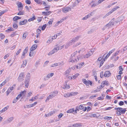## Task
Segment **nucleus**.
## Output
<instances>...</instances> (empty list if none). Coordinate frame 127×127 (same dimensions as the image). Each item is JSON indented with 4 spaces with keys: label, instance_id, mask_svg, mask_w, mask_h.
Returning <instances> with one entry per match:
<instances>
[{
    "label": "nucleus",
    "instance_id": "obj_49",
    "mask_svg": "<svg viewBox=\"0 0 127 127\" xmlns=\"http://www.w3.org/2000/svg\"><path fill=\"white\" fill-rule=\"evenodd\" d=\"M53 39V38H52V36H50L49 37V41H50V42L49 43H50L52 41Z\"/></svg>",
    "mask_w": 127,
    "mask_h": 127
},
{
    "label": "nucleus",
    "instance_id": "obj_2",
    "mask_svg": "<svg viewBox=\"0 0 127 127\" xmlns=\"http://www.w3.org/2000/svg\"><path fill=\"white\" fill-rule=\"evenodd\" d=\"M126 111V108L119 107L118 111L117 112L116 114L117 115L120 116L122 114H125Z\"/></svg>",
    "mask_w": 127,
    "mask_h": 127
},
{
    "label": "nucleus",
    "instance_id": "obj_32",
    "mask_svg": "<svg viewBox=\"0 0 127 127\" xmlns=\"http://www.w3.org/2000/svg\"><path fill=\"white\" fill-rule=\"evenodd\" d=\"M119 52V51H117L115 53L114 55L111 58V59H112L114 58L118 54Z\"/></svg>",
    "mask_w": 127,
    "mask_h": 127
},
{
    "label": "nucleus",
    "instance_id": "obj_56",
    "mask_svg": "<svg viewBox=\"0 0 127 127\" xmlns=\"http://www.w3.org/2000/svg\"><path fill=\"white\" fill-rule=\"evenodd\" d=\"M117 79L119 80L120 79L121 77V75H119L117 76Z\"/></svg>",
    "mask_w": 127,
    "mask_h": 127
},
{
    "label": "nucleus",
    "instance_id": "obj_33",
    "mask_svg": "<svg viewBox=\"0 0 127 127\" xmlns=\"http://www.w3.org/2000/svg\"><path fill=\"white\" fill-rule=\"evenodd\" d=\"M14 29L12 28H10L9 29L6 30V31L7 32H9L11 31H14Z\"/></svg>",
    "mask_w": 127,
    "mask_h": 127
},
{
    "label": "nucleus",
    "instance_id": "obj_13",
    "mask_svg": "<svg viewBox=\"0 0 127 127\" xmlns=\"http://www.w3.org/2000/svg\"><path fill=\"white\" fill-rule=\"evenodd\" d=\"M13 119L14 117H11L8 118L7 120L6 121V122L7 123H9L12 122Z\"/></svg>",
    "mask_w": 127,
    "mask_h": 127
},
{
    "label": "nucleus",
    "instance_id": "obj_51",
    "mask_svg": "<svg viewBox=\"0 0 127 127\" xmlns=\"http://www.w3.org/2000/svg\"><path fill=\"white\" fill-rule=\"evenodd\" d=\"M103 71H101L100 73V77L102 78L103 77Z\"/></svg>",
    "mask_w": 127,
    "mask_h": 127
},
{
    "label": "nucleus",
    "instance_id": "obj_22",
    "mask_svg": "<svg viewBox=\"0 0 127 127\" xmlns=\"http://www.w3.org/2000/svg\"><path fill=\"white\" fill-rule=\"evenodd\" d=\"M29 80H28L27 79H26L25 80V87L26 88H28V86L29 85Z\"/></svg>",
    "mask_w": 127,
    "mask_h": 127
},
{
    "label": "nucleus",
    "instance_id": "obj_37",
    "mask_svg": "<svg viewBox=\"0 0 127 127\" xmlns=\"http://www.w3.org/2000/svg\"><path fill=\"white\" fill-rule=\"evenodd\" d=\"M28 47H26L25 49H24V50L23 52L25 54L27 53L28 52Z\"/></svg>",
    "mask_w": 127,
    "mask_h": 127
},
{
    "label": "nucleus",
    "instance_id": "obj_4",
    "mask_svg": "<svg viewBox=\"0 0 127 127\" xmlns=\"http://www.w3.org/2000/svg\"><path fill=\"white\" fill-rule=\"evenodd\" d=\"M82 81L83 83L87 86H88L90 85L91 86H92L93 83L91 81L88 80V81L85 79H82Z\"/></svg>",
    "mask_w": 127,
    "mask_h": 127
},
{
    "label": "nucleus",
    "instance_id": "obj_46",
    "mask_svg": "<svg viewBox=\"0 0 127 127\" xmlns=\"http://www.w3.org/2000/svg\"><path fill=\"white\" fill-rule=\"evenodd\" d=\"M112 117H109L108 116H106L104 117V119H106L107 120H110V119H112Z\"/></svg>",
    "mask_w": 127,
    "mask_h": 127
},
{
    "label": "nucleus",
    "instance_id": "obj_15",
    "mask_svg": "<svg viewBox=\"0 0 127 127\" xmlns=\"http://www.w3.org/2000/svg\"><path fill=\"white\" fill-rule=\"evenodd\" d=\"M124 17L123 16H121L120 17L118 18L115 21L116 23H117L118 22L123 20Z\"/></svg>",
    "mask_w": 127,
    "mask_h": 127
},
{
    "label": "nucleus",
    "instance_id": "obj_7",
    "mask_svg": "<svg viewBox=\"0 0 127 127\" xmlns=\"http://www.w3.org/2000/svg\"><path fill=\"white\" fill-rule=\"evenodd\" d=\"M73 68V67H69L65 72L64 75L66 76H67L70 74H71L70 73L71 69Z\"/></svg>",
    "mask_w": 127,
    "mask_h": 127
},
{
    "label": "nucleus",
    "instance_id": "obj_8",
    "mask_svg": "<svg viewBox=\"0 0 127 127\" xmlns=\"http://www.w3.org/2000/svg\"><path fill=\"white\" fill-rule=\"evenodd\" d=\"M93 52L92 50H90L88 52V53L85 55L84 57V58H88L92 54H93Z\"/></svg>",
    "mask_w": 127,
    "mask_h": 127
},
{
    "label": "nucleus",
    "instance_id": "obj_55",
    "mask_svg": "<svg viewBox=\"0 0 127 127\" xmlns=\"http://www.w3.org/2000/svg\"><path fill=\"white\" fill-rule=\"evenodd\" d=\"M46 85L44 84H42L40 87V88L41 89L46 86Z\"/></svg>",
    "mask_w": 127,
    "mask_h": 127
},
{
    "label": "nucleus",
    "instance_id": "obj_42",
    "mask_svg": "<svg viewBox=\"0 0 127 127\" xmlns=\"http://www.w3.org/2000/svg\"><path fill=\"white\" fill-rule=\"evenodd\" d=\"M81 67V66H79L78 65H75L73 67V70H74V69H75V68H76V69H79Z\"/></svg>",
    "mask_w": 127,
    "mask_h": 127
},
{
    "label": "nucleus",
    "instance_id": "obj_58",
    "mask_svg": "<svg viewBox=\"0 0 127 127\" xmlns=\"http://www.w3.org/2000/svg\"><path fill=\"white\" fill-rule=\"evenodd\" d=\"M21 49H19L16 53V55H18L21 52Z\"/></svg>",
    "mask_w": 127,
    "mask_h": 127
},
{
    "label": "nucleus",
    "instance_id": "obj_16",
    "mask_svg": "<svg viewBox=\"0 0 127 127\" xmlns=\"http://www.w3.org/2000/svg\"><path fill=\"white\" fill-rule=\"evenodd\" d=\"M110 55L108 53L107 55L106 54H105L103 56L102 59H104V61H105V60H106Z\"/></svg>",
    "mask_w": 127,
    "mask_h": 127
},
{
    "label": "nucleus",
    "instance_id": "obj_31",
    "mask_svg": "<svg viewBox=\"0 0 127 127\" xmlns=\"http://www.w3.org/2000/svg\"><path fill=\"white\" fill-rule=\"evenodd\" d=\"M64 45H63L62 46H60L58 45H57V46L58 47L59 50H61L64 47Z\"/></svg>",
    "mask_w": 127,
    "mask_h": 127
},
{
    "label": "nucleus",
    "instance_id": "obj_9",
    "mask_svg": "<svg viewBox=\"0 0 127 127\" xmlns=\"http://www.w3.org/2000/svg\"><path fill=\"white\" fill-rule=\"evenodd\" d=\"M71 8L69 7H64L62 8V10L64 13H67L68 12L69 10H71Z\"/></svg>",
    "mask_w": 127,
    "mask_h": 127
},
{
    "label": "nucleus",
    "instance_id": "obj_24",
    "mask_svg": "<svg viewBox=\"0 0 127 127\" xmlns=\"http://www.w3.org/2000/svg\"><path fill=\"white\" fill-rule=\"evenodd\" d=\"M37 102H35L34 103L32 104H30L29 105H27V106H28V107H32L34 106L37 103Z\"/></svg>",
    "mask_w": 127,
    "mask_h": 127
},
{
    "label": "nucleus",
    "instance_id": "obj_47",
    "mask_svg": "<svg viewBox=\"0 0 127 127\" xmlns=\"http://www.w3.org/2000/svg\"><path fill=\"white\" fill-rule=\"evenodd\" d=\"M46 24H44V25H43L42 26V27L41 28L42 30L43 31V30H44L45 29V28H46Z\"/></svg>",
    "mask_w": 127,
    "mask_h": 127
},
{
    "label": "nucleus",
    "instance_id": "obj_6",
    "mask_svg": "<svg viewBox=\"0 0 127 127\" xmlns=\"http://www.w3.org/2000/svg\"><path fill=\"white\" fill-rule=\"evenodd\" d=\"M24 72H22L20 74L18 78V80L19 81L21 82L24 80Z\"/></svg>",
    "mask_w": 127,
    "mask_h": 127
},
{
    "label": "nucleus",
    "instance_id": "obj_19",
    "mask_svg": "<svg viewBox=\"0 0 127 127\" xmlns=\"http://www.w3.org/2000/svg\"><path fill=\"white\" fill-rule=\"evenodd\" d=\"M109 23L112 27L115 24L117 23H116L115 21H114V19H112Z\"/></svg>",
    "mask_w": 127,
    "mask_h": 127
},
{
    "label": "nucleus",
    "instance_id": "obj_25",
    "mask_svg": "<svg viewBox=\"0 0 127 127\" xmlns=\"http://www.w3.org/2000/svg\"><path fill=\"white\" fill-rule=\"evenodd\" d=\"M70 88V86L68 85L67 84H64V86L62 87L63 89H69Z\"/></svg>",
    "mask_w": 127,
    "mask_h": 127
},
{
    "label": "nucleus",
    "instance_id": "obj_45",
    "mask_svg": "<svg viewBox=\"0 0 127 127\" xmlns=\"http://www.w3.org/2000/svg\"><path fill=\"white\" fill-rule=\"evenodd\" d=\"M24 12L23 11H20L18 13V15H23L24 14Z\"/></svg>",
    "mask_w": 127,
    "mask_h": 127
},
{
    "label": "nucleus",
    "instance_id": "obj_50",
    "mask_svg": "<svg viewBox=\"0 0 127 127\" xmlns=\"http://www.w3.org/2000/svg\"><path fill=\"white\" fill-rule=\"evenodd\" d=\"M92 73H93V75L94 76H96L97 73L94 70L93 71H92Z\"/></svg>",
    "mask_w": 127,
    "mask_h": 127
},
{
    "label": "nucleus",
    "instance_id": "obj_5",
    "mask_svg": "<svg viewBox=\"0 0 127 127\" xmlns=\"http://www.w3.org/2000/svg\"><path fill=\"white\" fill-rule=\"evenodd\" d=\"M79 61V59L78 57H77V59H76L75 58V57H70V59L69 60V62L72 63H76Z\"/></svg>",
    "mask_w": 127,
    "mask_h": 127
},
{
    "label": "nucleus",
    "instance_id": "obj_3",
    "mask_svg": "<svg viewBox=\"0 0 127 127\" xmlns=\"http://www.w3.org/2000/svg\"><path fill=\"white\" fill-rule=\"evenodd\" d=\"M59 50L58 47L57 46V45H56L54 48L48 54L49 56L57 52Z\"/></svg>",
    "mask_w": 127,
    "mask_h": 127
},
{
    "label": "nucleus",
    "instance_id": "obj_23",
    "mask_svg": "<svg viewBox=\"0 0 127 127\" xmlns=\"http://www.w3.org/2000/svg\"><path fill=\"white\" fill-rule=\"evenodd\" d=\"M27 62L26 60L24 61L23 62V63L21 65V67H24L26 65Z\"/></svg>",
    "mask_w": 127,
    "mask_h": 127
},
{
    "label": "nucleus",
    "instance_id": "obj_64",
    "mask_svg": "<svg viewBox=\"0 0 127 127\" xmlns=\"http://www.w3.org/2000/svg\"><path fill=\"white\" fill-rule=\"evenodd\" d=\"M9 56V54H7L5 56H4V59H6Z\"/></svg>",
    "mask_w": 127,
    "mask_h": 127
},
{
    "label": "nucleus",
    "instance_id": "obj_39",
    "mask_svg": "<svg viewBox=\"0 0 127 127\" xmlns=\"http://www.w3.org/2000/svg\"><path fill=\"white\" fill-rule=\"evenodd\" d=\"M80 124L76 123L75 124H73L72 125V127H77L80 126Z\"/></svg>",
    "mask_w": 127,
    "mask_h": 127
},
{
    "label": "nucleus",
    "instance_id": "obj_17",
    "mask_svg": "<svg viewBox=\"0 0 127 127\" xmlns=\"http://www.w3.org/2000/svg\"><path fill=\"white\" fill-rule=\"evenodd\" d=\"M54 74L53 73H51L48 74L46 76V77L44 78V79L45 80H47V78H49L50 77H52L54 75Z\"/></svg>",
    "mask_w": 127,
    "mask_h": 127
},
{
    "label": "nucleus",
    "instance_id": "obj_41",
    "mask_svg": "<svg viewBox=\"0 0 127 127\" xmlns=\"http://www.w3.org/2000/svg\"><path fill=\"white\" fill-rule=\"evenodd\" d=\"M12 90H11L9 88L7 90V95H8L11 92Z\"/></svg>",
    "mask_w": 127,
    "mask_h": 127
},
{
    "label": "nucleus",
    "instance_id": "obj_21",
    "mask_svg": "<svg viewBox=\"0 0 127 127\" xmlns=\"http://www.w3.org/2000/svg\"><path fill=\"white\" fill-rule=\"evenodd\" d=\"M83 109V105L82 104L80 105L79 106H77L76 107V109L78 111H79V110H82Z\"/></svg>",
    "mask_w": 127,
    "mask_h": 127
},
{
    "label": "nucleus",
    "instance_id": "obj_1",
    "mask_svg": "<svg viewBox=\"0 0 127 127\" xmlns=\"http://www.w3.org/2000/svg\"><path fill=\"white\" fill-rule=\"evenodd\" d=\"M58 93V92L57 91H55L51 93L49 95L47 96L46 100V101H48L49 99L52 98L55 96H56L57 95Z\"/></svg>",
    "mask_w": 127,
    "mask_h": 127
},
{
    "label": "nucleus",
    "instance_id": "obj_38",
    "mask_svg": "<svg viewBox=\"0 0 127 127\" xmlns=\"http://www.w3.org/2000/svg\"><path fill=\"white\" fill-rule=\"evenodd\" d=\"M104 96H105V95H102V96H100L98 98V100H102L104 99Z\"/></svg>",
    "mask_w": 127,
    "mask_h": 127
},
{
    "label": "nucleus",
    "instance_id": "obj_12",
    "mask_svg": "<svg viewBox=\"0 0 127 127\" xmlns=\"http://www.w3.org/2000/svg\"><path fill=\"white\" fill-rule=\"evenodd\" d=\"M80 37V36H77L76 37L73 38L72 40L70 41V42L71 43L72 42H74L77 41Z\"/></svg>",
    "mask_w": 127,
    "mask_h": 127
},
{
    "label": "nucleus",
    "instance_id": "obj_62",
    "mask_svg": "<svg viewBox=\"0 0 127 127\" xmlns=\"http://www.w3.org/2000/svg\"><path fill=\"white\" fill-rule=\"evenodd\" d=\"M106 98L108 99H111V96H109L107 95H106Z\"/></svg>",
    "mask_w": 127,
    "mask_h": 127
},
{
    "label": "nucleus",
    "instance_id": "obj_44",
    "mask_svg": "<svg viewBox=\"0 0 127 127\" xmlns=\"http://www.w3.org/2000/svg\"><path fill=\"white\" fill-rule=\"evenodd\" d=\"M5 37V36L2 33H0V38L1 39H3Z\"/></svg>",
    "mask_w": 127,
    "mask_h": 127
},
{
    "label": "nucleus",
    "instance_id": "obj_18",
    "mask_svg": "<svg viewBox=\"0 0 127 127\" xmlns=\"http://www.w3.org/2000/svg\"><path fill=\"white\" fill-rule=\"evenodd\" d=\"M27 22V19H25L23 21L20 22L19 23V24L20 25H25L26 24Z\"/></svg>",
    "mask_w": 127,
    "mask_h": 127
},
{
    "label": "nucleus",
    "instance_id": "obj_43",
    "mask_svg": "<svg viewBox=\"0 0 127 127\" xmlns=\"http://www.w3.org/2000/svg\"><path fill=\"white\" fill-rule=\"evenodd\" d=\"M30 74L29 73H28L27 76V77H26V79L30 80Z\"/></svg>",
    "mask_w": 127,
    "mask_h": 127
},
{
    "label": "nucleus",
    "instance_id": "obj_57",
    "mask_svg": "<svg viewBox=\"0 0 127 127\" xmlns=\"http://www.w3.org/2000/svg\"><path fill=\"white\" fill-rule=\"evenodd\" d=\"M27 36V34L26 33H24L23 35V39H25L26 38V37Z\"/></svg>",
    "mask_w": 127,
    "mask_h": 127
},
{
    "label": "nucleus",
    "instance_id": "obj_36",
    "mask_svg": "<svg viewBox=\"0 0 127 127\" xmlns=\"http://www.w3.org/2000/svg\"><path fill=\"white\" fill-rule=\"evenodd\" d=\"M119 8V6H116L113 9L111 10V11L112 12H114V11H115L117 9Z\"/></svg>",
    "mask_w": 127,
    "mask_h": 127
},
{
    "label": "nucleus",
    "instance_id": "obj_30",
    "mask_svg": "<svg viewBox=\"0 0 127 127\" xmlns=\"http://www.w3.org/2000/svg\"><path fill=\"white\" fill-rule=\"evenodd\" d=\"M34 1L38 4H41L42 3V1L40 0H34Z\"/></svg>",
    "mask_w": 127,
    "mask_h": 127
},
{
    "label": "nucleus",
    "instance_id": "obj_34",
    "mask_svg": "<svg viewBox=\"0 0 127 127\" xmlns=\"http://www.w3.org/2000/svg\"><path fill=\"white\" fill-rule=\"evenodd\" d=\"M26 91L25 90L22 92H21L20 93L21 94L22 96L23 95V96H25V95Z\"/></svg>",
    "mask_w": 127,
    "mask_h": 127
},
{
    "label": "nucleus",
    "instance_id": "obj_20",
    "mask_svg": "<svg viewBox=\"0 0 127 127\" xmlns=\"http://www.w3.org/2000/svg\"><path fill=\"white\" fill-rule=\"evenodd\" d=\"M9 106H8L7 107H5L2 110H0V114H1L3 112L7 110L8 108H9Z\"/></svg>",
    "mask_w": 127,
    "mask_h": 127
},
{
    "label": "nucleus",
    "instance_id": "obj_40",
    "mask_svg": "<svg viewBox=\"0 0 127 127\" xmlns=\"http://www.w3.org/2000/svg\"><path fill=\"white\" fill-rule=\"evenodd\" d=\"M79 75L78 73H76L73 76V79H75L77 76Z\"/></svg>",
    "mask_w": 127,
    "mask_h": 127
},
{
    "label": "nucleus",
    "instance_id": "obj_27",
    "mask_svg": "<svg viewBox=\"0 0 127 127\" xmlns=\"http://www.w3.org/2000/svg\"><path fill=\"white\" fill-rule=\"evenodd\" d=\"M74 111V108H72L67 110L66 112L67 113H71L73 112Z\"/></svg>",
    "mask_w": 127,
    "mask_h": 127
},
{
    "label": "nucleus",
    "instance_id": "obj_29",
    "mask_svg": "<svg viewBox=\"0 0 127 127\" xmlns=\"http://www.w3.org/2000/svg\"><path fill=\"white\" fill-rule=\"evenodd\" d=\"M35 19V16H33L31 18L29 19L28 20V21L29 22H30L31 21H32L34 20V19Z\"/></svg>",
    "mask_w": 127,
    "mask_h": 127
},
{
    "label": "nucleus",
    "instance_id": "obj_10",
    "mask_svg": "<svg viewBox=\"0 0 127 127\" xmlns=\"http://www.w3.org/2000/svg\"><path fill=\"white\" fill-rule=\"evenodd\" d=\"M111 74L109 71H107L105 72L103 75L104 76L106 77H108L110 76Z\"/></svg>",
    "mask_w": 127,
    "mask_h": 127
},
{
    "label": "nucleus",
    "instance_id": "obj_54",
    "mask_svg": "<svg viewBox=\"0 0 127 127\" xmlns=\"http://www.w3.org/2000/svg\"><path fill=\"white\" fill-rule=\"evenodd\" d=\"M103 61H101L100 63V66L99 67H100L102 66L103 64V63H104V59H103Z\"/></svg>",
    "mask_w": 127,
    "mask_h": 127
},
{
    "label": "nucleus",
    "instance_id": "obj_63",
    "mask_svg": "<svg viewBox=\"0 0 127 127\" xmlns=\"http://www.w3.org/2000/svg\"><path fill=\"white\" fill-rule=\"evenodd\" d=\"M37 33L40 34L41 32V30L39 29H38L37 30Z\"/></svg>",
    "mask_w": 127,
    "mask_h": 127
},
{
    "label": "nucleus",
    "instance_id": "obj_52",
    "mask_svg": "<svg viewBox=\"0 0 127 127\" xmlns=\"http://www.w3.org/2000/svg\"><path fill=\"white\" fill-rule=\"evenodd\" d=\"M98 4V3H97V2H96V3L95 2V3H94L92 5L91 7H95V6H96Z\"/></svg>",
    "mask_w": 127,
    "mask_h": 127
},
{
    "label": "nucleus",
    "instance_id": "obj_48",
    "mask_svg": "<svg viewBox=\"0 0 127 127\" xmlns=\"http://www.w3.org/2000/svg\"><path fill=\"white\" fill-rule=\"evenodd\" d=\"M77 53V51H75L74 53L72 55H71V57H74L76 55Z\"/></svg>",
    "mask_w": 127,
    "mask_h": 127
},
{
    "label": "nucleus",
    "instance_id": "obj_35",
    "mask_svg": "<svg viewBox=\"0 0 127 127\" xmlns=\"http://www.w3.org/2000/svg\"><path fill=\"white\" fill-rule=\"evenodd\" d=\"M53 18H52L51 19H50L48 22V24L49 25L52 24L53 21Z\"/></svg>",
    "mask_w": 127,
    "mask_h": 127
},
{
    "label": "nucleus",
    "instance_id": "obj_14",
    "mask_svg": "<svg viewBox=\"0 0 127 127\" xmlns=\"http://www.w3.org/2000/svg\"><path fill=\"white\" fill-rule=\"evenodd\" d=\"M37 48V45L36 44L33 45L30 49L31 51L32 52L33 51L35 50Z\"/></svg>",
    "mask_w": 127,
    "mask_h": 127
},
{
    "label": "nucleus",
    "instance_id": "obj_26",
    "mask_svg": "<svg viewBox=\"0 0 127 127\" xmlns=\"http://www.w3.org/2000/svg\"><path fill=\"white\" fill-rule=\"evenodd\" d=\"M50 13L51 12L50 11H47L46 12H42V14L45 15H49Z\"/></svg>",
    "mask_w": 127,
    "mask_h": 127
},
{
    "label": "nucleus",
    "instance_id": "obj_11",
    "mask_svg": "<svg viewBox=\"0 0 127 127\" xmlns=\"http://www.w3.org/2000/svg\"><path fill=\"white\" fill-rule=\"evenodd\" d=\"M17 6L19 8L18 9V10H21L23 9V5L22 3L20 2H19L17 4Z\"/></svg>",
    "mask_w": 127,
    "mask_h": 127
},
{
    "label": "nucleus",
    "instance_id": "obj_28",
    "mask_svg": "<svg viewBox=\"0 0 127 127\" xmlns=\"http://www.w3.org/2000/svg\"><path fill=\"white\" fill-rule=\"evenodd\" d=\"M112 26L110 25L109 23L108 24H107V25L104 26V28H105L109 29L111 28Z\"/></svg>",
    "mask_w": 127,
    "mask_h": 127
},
{
    "label": "nucleus",
    "instance_id": "obj_59",
    "mask_svg": "<svg viewBox=\"0 0 127 127\" xmlns=\"http://www.w3.org/2000/svg\"><path fill=\"white\" fill-rule=\"evenodd\" d=\"M70 93V95H71V96L73 95H75L77 94L75 92H72Z\"/></svg>",
    "mask_w": 127,
    "mask_h": 127
},
{
    "label": "nucleus",
    "instance_id": "obj_53",
    "mask_svg": "<svg viewBox=\"0 0 127 127\" xmlns=\"http://www.w3.org/2000/svg\"><path fill=\"white\" fill-rule=\"evenodd\" d=\"M25 2L27 4H30L31 3V1L30 0H27Z\"/></svg>",
    "mask_w": 127,
    "mask_h": 127
},
{
    "label": "nucleus",
    "instance_id": "obj_60",
    "mask_svg": "<svg viewBox=\"0 0 127 127\" xmlns=\"http://www.w3.org/2000/svg\"><path fill=\"white\" fill-rule=\"evenodd\" d=\"M119 104L120 106L123 105L124 104V102L123 101H121L120 102Z\"/></svg>",
    "mask_w": 127,
    "mask_h": 127
},
{
    "label": "nucleus",
    "instance_id": "obj_61",
    "mask_svg": "<svg viewBox=\"0 0 127 127\" xmlns=\"http://www.w3.org/2000/svg\"><path fill=\"white\" fill-rule=\"evenodd\" d=\"M32 51H30V53H29V56H30L31 57L33 56V52H32Z\"/></svg>",
    "mask_w": 127,
    "mask_h": 127
}]
</instances>
